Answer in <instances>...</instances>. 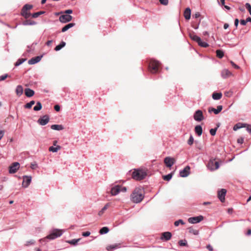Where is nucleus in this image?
<instances>
[{"instance_id": "nucleus-1", "label": "nucleus", "mask_w": 251, "mask_h": 251, "mask_svg": "<svg viewBox=\"0 0 251 251\" xmlns=\"http://www.w3.org/2000/svg\"><path fill=\"white\" fill-rule=\"evenodd\" d=\"M144 198V192L141 187H136L130 195V200L134 203H138Z\"/></svg>"}, {"instance_id": "nucleus-2", "label": "nucleus", "mask_w": 251, "mask_h": 251, "mask_svg": "<svg viewBox=\"0 0 251 251\" xmlns=\"http://www.w3.org/2000/svg\"><path fill=\"white\" fill-rule=\"evenodd\" d=\"M147 175V172L145 170L135 169L132 173V177L136 180H141L144 179Z\"/></svg>"}, {"instance_id": "nucleus-3", "label": "nucleus", "mask_w": 251, "mask_h": 251, "mask_svg": "<svg viewBox=\"0 0 251 251\" xmlns=\"http://www.w3.org/2000/svg\"><path fill=\"white\" fill-rule=\"evenodd\" d=\"M160 63L157 60L151 59L149 63V70L152 74H155L158 72Z\"/></svg>"}, {"instance_id": "nucleus-4", "label": "nucleus", "mask_w": 251, "mask_h": 251, "mask_svg": "<svg viewBox=\"0 0 251 251\" xmlns=\"http://www.w3.org/2000/svg\"><path fill=\"white\" fill-rule=\"evenodd\" d=\"M189 36L191 39L196 41L200 46L204 48L208 47L209 45L207 43L202 41L200 37L195 35L194 33H190Z\"/></svg>"}, {"instance_id": "nucleus-5", "label": "nucleus", "mask_w": 251, "mask_h": 251, "mask_svg": "<svg viewBox=\"0 0 251 251\" xmlns=\"http://www.w3.org/2000/svg\"><path fill=\"white\" fill-rule=\"evenodd\" d=\"M206 166L211 171H213L219 168V164L215 159L212 158L209 160Z\"/></svg>"}, {"instance_id": "nucleus-6", "label": "nucleus", "mask_w": 251, "mask_h": 251, "mask_svg": "<svg viewBox=\"0 0 251 251\" xmlns=\"http://www.w3.org/2000/svg\"><path fill=\"white\" fill-rule=\"evenodd\" d=\"M62 234V230L56 229H54L47 238L51 240L60 237Z\"/></svg>"}, {"instance_id": "nucleus-7", "label": "nucleus", "mask_w": 251, "mask_h": 251, "mask_svg": "<svg viewBox=\"0 0 251 251\" xmlns=\"http://www.w3.org/2000/svg\"><path fill=\"white\" fill-rule=\"evenodd\" d=\"M194 119L197 122H201L204 120L202 111L201 110H197L194 114Z\"/></svg>"}, {"instance_id": "nucleus-8", "label": "nucleus", "mask_w": 251, "mask_h": 251, "mask_svg": "<svg viewBox=\"0 0 251 251\" xmlns=\"http://www.w3.org/2000/svg\"><path fill=\"white\" fill-rule=\"evenodd\" d=\"M203 219L202 216H199L197 217H190L188 218V221L191 224H196L200 222Z\"/></svg>"}, {"instance_id": "nucleus-9", "label": "nucleus", "mask_w": 251, "mask_h": 251, "mask_svg": "<svg viewBox=\"0 0 251 251\" xmlns=\"http://www.w3.org/2000/svg\"><path fill=\"white\" fill-rule=\"evenodd\" d=\"M72 20V16L68 14L62 15L59 17L60 22L63 23H66L70 22Z\"/></svg>"}, {"instance_id": "nucleus-10", "label": "nucleus", "mask_w": 251, "mask_h": 251, "mask_svg": "<svg viewBox=\"0 0 251 251\" xmlns=\"http://www.w3.org/2000/svg\"><path fill=\"white\" fill-rule=\"evenodd\" d=\"M226 193V190L225 189H222L218 191V197L222 202L225 201Z\"/></svg>"}, {"instance_id": "nucleus-11", "label": "nucleus", "mask_w": 251, "mask_h": 251, "mask_svg": "<svg viewBox=\"0 0 251 251\" xmlns=\"http://www.w3.org/2000/svg\"><path fill=\"white\" fill-rule=\"evenodd\" d=\"M49 122V117L46 115L40 118L38 120V123L44 126L47 124Z\"/></svg>"}, {"instance_id": "nucleus-12", "label": "nucleus", "mask_w": 251, "mask_h": 251, "mask_svg": "<svg viewBox=\"0 0 251 251\" xmlns=\"http://www.w3.org/2000/svg\"><path fill=\"white\" fill-rule=\"evenodd\" d=\"M175 159L174 158L167 157L164 159V163L167 167L170 168L175 163Z\"/></svg>"}, {"instance_id": "nucleus-13", "label": "nucleus", "mask_w": 251, "mask_h": 251, "mask_svg": "<svg viewBox=\"0 0 251 251\" xmlns=\"http://www.w3.org/2000/svg\"><path fill=\"white\" fill-rule=\"evenodd\" d=\"M20 167V164L18 162L13 163L11 166L9 167V173L11 174L15 173L18 170Z\"/></svg>"}, {"instance_id": "nucleus-14", "label": "nucleus", "mask_w": 251, "mask_h": 251, "mask_svg": "<svg viewBox=\"0 0 251 251\" xmlns=\"http://www.w3.org/2000/svg\"><path fill=\"white\" fill-rule=\"evenodd\" d=\"M31 181V177L25 176L23 177V186L25 187H27Z\"/></svg>"}, {"instance_id": "nucleus-15", "label": "nucleus", "mask_w": 251, "mask_h": 251, "mask_svg": "<svg viewBox=\"0 0 251 251\" xmlns=\"http://www.w3.org/2000/svg\"><path fill=\"white\" fill-rule=\"evenodd\" d=\"M190 167L189 166L185 167L184 169L180 172V176L181 177H186L190 174Z\"/></svg>"}, {"instance_id": "nucleus-16", "label": "nucleus", "mask_w": 251, "mask_h": 251, "mask_svg": "<svg viewBox=\"0 0 251 251\" xmlns=\"http://www.w3.org/2000/svg\"><path fill=\"white\" fill-rule=\"evenodd\" d=\"M223 109V106L222 105H218L217 107V109H215L213 107H209L208 109V112L209 113H211V112H213L215 114H219Z\"/></svg>"}, {"instance_id": "nucleus-17", "label": "nucleus", "mask_w": 251, "mask_h": 251, "mask_svg": "<svg viewBox=\"0 0 251 251\" xmlns=\"http://www.w3.org/2000/svg\"><path fill=\"white\" fill-rule=\"evenodd\" d=\"M120 185H116L111 188V194L112 196L117 195L120 192Z\"/></svg>"}, {"instance_id": "nucleus-18", "label": "nucleus", "mask_w": 251, "mask_h": 251, "mask_svg": "<svg viewBox=\"0 0 251 251\" xmlns=\"http://www.w3.org/2000/svg\"><path fill=\"white\" fill-rule=\"evenodd\" d=\"M172 233L170 232H164L162 233L161 239H164L166 241H168L171 238Z\"/></svg>"}, {"instance_id": "nucleus-19", "label": "nucleus", "mask_w": 251, "mask_h": 251, "mask_svg": "<svg viewBox=\"0 0 251 251\" xmlns=\"http://www.w3.org/2000/svg\"><path fill=\"white\" fill-rule=\"evenodd\" d=\"M42 56H37L35 57H33L30 60H28V64H34L36 63H38L39 62L41 59Z\"/></svg>"}, {"instance_id": "nucleus-20", "label": "nucleus", "mask_w": 251, "mask_h": 251, "mask_svg": "<svg viewBox=\"0 0 251 251\" xmlns=\"http://www.w3.org/2000/svg\"><path fill=\"white\" fill-rule=\"evenodd\" d=\"M195 132L198 136H201L202 133V128L201 126L197 125L195 127Z\"/></svg>"}, {"instance_id": "nucleus-21", "label": "nucleus", "mask_w": 251, "mask_h": 251, "mask_svg": "<svg viewBox=\"0 0 251 251\" xmlns=\"http://www.w3.org/2000/svg\"><path fill=\"white\" fill-rule=\"evenodd\" d=\"M25 93L26 97H31L34 95V91L29 88H26L25 90Z\"/></svg>"}, {"instance_id": "nucleus-22", "label": "nucleus", "mask_w": 251, "mask_h": 251, "mask_svg": "<svg viewBox=\"0 0 251 251\" xmlns=\"http://www.w3.org/2000/svg\"><path fill=\"white\" fill-rule=\"evenodd\" d=\"M184 16L186 20H189L191 17V9L189 8L185 9L184 12Z\"/></svg>"}, {"instance_id": "nucleus-23", "label": "nucleus", "mask_w": 251, "mask_h": 251, "mask_svg": "<svg viewBox=\"0 0 251 251\" xmlns=\"http://www.w3.org/2000/svg\"><path fill=\"white\" fill-rule=\"evenodd\" d=\"M246 126V124L238 123L234 125L233 129L234 131H236L239 128H241L242 127H245Z\"/></svg>"}, {"instance_id": "nucleus-24", "label": "nucleus", "mask_w": 251, "mask_h": 251, "mask_svg": "<svg viewBox=\"0 0 251 251\" xmlns=\"http://www.w3.org/2000/svg\"><path fill=\"white\" fill-rule=\"evenodd\" d=\"M51 128L53 130H61L64 129V127L61 125H52Z\"/></svg>"}, {"instance_id": "nucleus-25", "label": "nucleus", "mask_w": 251, "mask_h": 251, "mask_svg": "<svg viewBox=\"0 0 251 251\" xmlns=\"http://www.w3.org/2000/svg\"><path fill=\"white\" fill-rule=\"evenodd\" d=\"M75 25V23H70L64 26L61 29V31L64 32L68 30L70 28L73 27Z\"/></svg>"}, {"instance_id": "nucleus-26", "label": "nucleus", "mask_w": 251, "mask_h": 251, "mask_svg": "<svg viewBox=\"0 0 251 251\" xmlns=\"http://www.w3.org/2000/svg\"><path fill=\"white\" fill-rule=\"evenodd\" d=\"M16 93L19 96L22 95L23 93V88L21 85L17 86L16 89Z\"/></svg>"}, {"instance_id": "nucleus-27", "label": "nucleus", "mask_w": 251, "mask_h": 251, "mask_svg": "<svg viewBox=\"0 0 251 251\" xmlns=\"http://www.w3.org/2000/svg\"><path fill=\"white\" fill-rule=\"evenodd\" d=\"M222 94L221 93L214 92L212 94V98L215 100H219L221 99Z\"/></svg>"}, {"instance_id": "nucleus-28", "label": "nucleus", "mask_w": 251, "mask_h": 251, "mask_svg": "<svg viewBox=\"0 0 251 251\" xmlns=\"http://www.w3.org/2000/svg\"><path fill=\"white\" fill-rule=\"evenodd\" d=\"M110 203H106L104 206L101 209V210H100L98 213V215L99 216H101L102 214L104 213L105 211L110 206Z\"/></svg>"}, {"instance_id": "nucleus-29", "label": "nucleus", "mask_w": 251, "mask_h": 251, "mask_svg": "<svg viewBox=\"0 0 251 251\" xmlns=\"http://www.w3.org/2000/svg\"><path fill=\"white\" fill-rule=\"evenodd\" d=\"M21 15L24 17L25 18L27 19L30 16V12H28V11L25 10V9H22Z\"/></svg>"}, {"instance_id": "nucleus-30", "label": "nucleus", "mask_w": 251, "mask_h": 251, "mask_svg": "<svg viewBox=\"0 0 251 251\" xmlns=\"http://www.w3.org/2000/svg\"><path fill=\"white\" fill-rule=\"evenodd\" d=\"M60 149H61V147L60 146H57L56 147H53L52 146L50 147L49 148V150L50 151H52L53 152H56Z\"/></svg>"}, {"instance_id": "nucleus-31", "label": "nucleus", "mask_w": 251, "mask_h": 251, "mask_svg": "<svg viewBox=\"0 0 251 251\" xmlns=\"http://www.w3.org/2000/svg\"><path fill=\"white\" fill-rule=\"evenodd\" d=\"M65 45H66L65 42H64V41H62L59 45H57L55 48L54 50H56V51H58L60 50H61L62 48L65 47Z\"/></svg>"}, {"instance_id": "nucleus-32", "label": "nucleus", "mask_w": 251, "mask_h": 251, "mask_svg": "<svg viewBox=\"0 0 251 251\" xmlns=\"http://www.w3.org/2000/svg\"><path fill=\"white\" fill-rule=\"evenodd\" d=\"M35 24L36 22L31 21L30 20H26L23 23V25H33Z\"/></svg>"}, {"instance_id": "nucleus-33", "label": "nucleus", "mask_w": 251, "mask_h": 251, "mask_svg": "<svg viewBox=\"0 0 251 251\" xmlns=\"http://www.w3.org/2000/svg\"><path fill=\"white\" fill-rule=\"evenodd\" d=\"M81 240V238L77 239H74L71 240L67 241V242L72 245H75Z\"/></svg>"}, {"instance_id": "nucleus-34", "label": "nucleus", "mask_w": 251, "mask_h": 251, "mask_svg": "<svg viewBox=\"0 0 251 251\" xmlns=\"http://www.w3.org/2000/svg\"><path fill=\"white\" fill-rule=\"evenodd\" d=\"M217 56L219 58H222L224 56V52L220 50H218L216 51Z\"/></svg>"}, {"instance_id": "nucleus-35", "label": "nucleus", "mask_w": 251, "mask_h": 251, "mask_svg": "<svg viewBox=\"0 0 251 251\" xmlns=\"http://www.w3.org/2000/svg\"><path fill=\"white\" fill-rule=\"evenodd\" d=\"M189 232L194 235H197L199 234V231L198 229L190 227L189 228Z\"/></svg>"}, {"instance_id": "nucleus-36", "label": "nucleus", "mask_w": 251, "mask_h": 251, "mask_svg": "<svg viewBox=\"0 0 251 251\" xmlns=\"http://www.w3.org/2000/svg\"><path fill=\"white\" fill-rule=\"evenodd\" d=\"M109 231V228L107 227L104 226L102 227L100 230V233L101 234H105L108 232Z\"/></svg>"}, {"instance_id": "nucleus-37", "label": "nucleus", "mask_w": 251, "mask_h": 251, "mask_svg": "<svg viewBox=\"0 0 251 251\" xmlns=\"http://www.w3.org/2000/svg\"><path fill=\"white\" fill-rule=\"evenodd\" d=\"M42 106L40 102L38 101L36 103V105L33 108L34 111H39L42 109Z\"/></svg>"}, {"instance_id": "nucleus-38", "label": "nucleus", "mask_w": 251, "mask_h": 251, "mask_svg": "<svg viewBox=\"0 0 251 251\" xmlns=\"http://www.w3.org/2000/svg\"><path fill=\"white\" fill-rule=\"evenodd\" d=\"M35 104V101L31 100L29 102L27 103L25 105V108L30 109L31 108L32 106Z\"/></svg>"}, {"instance_id": "nucleus-39", "label": "nucleus", "mask_w": 251, "mask_h": 251, "mask_svg": "<svg viewBox=\"0 0 251 251\" xmlns=\"http://www.w3.org/2000/svg\"><path fill=\"white\" fill-rule=\"evenodd\" d=\"M172 176H173V174L172 173H171V174H169L166 176H163V178L164 180H166V181H169L171 178L172 177Z\"/></svg>"}, {"instance_id": "nucleus-40", "label": "nucleus", "mask_w": 251, "mask_h": 251, "mask_svg": "<svg viewBox=\"0 0 251 251\" xmlns=\"http://www.w3.org/2000/svg\"><path fill=\"white\" fill-rule=\"evenodd\" d=\"M231 73L227 70H225L222 72V75L224 77H227L229 76Z\"/></svg>"}, {"instance_id": "nucleus-41", "label": "nucleus", "mask_w": 251, "mask_h": 251, "mask_svg": "<svg viewBox=\"0 0 251 251\" xmlns=\"http://www.w3.org/2000/svg\"><path fill=\"white\" fill-rule=\"evenodd\" d=\"M33 6L32 5L26 4L23 7V9H25V10L28 11L31 9H32Z\"/></svg>"}, {"instance_id": "nucleus-42", "label": "nucleus", "mask_w": 251, "mask_h": 251, "mask_svg": "<svg viewBox=\"0 0 251 251\" xmlns=\"http://www.w3.org/2000/svg\"><path fill=\"white\" fill-rule=\"evenodd\" d=\"M25 61V59H23V58H22V59H19L18 60V61L15 63V66H18L20 65H21V64H22L24 61Z\"/></svg>"}, {"instance_id": "nucleus-43", "label": "nucleus", "mask_w": 251, "mask_h": 251, "mask_svg": "<svg viewBox=\"0 0 251 251\" xmlns=\"http://www.w3.org/2000/svg\"><path fill=\"white\" fill-rule=\"evenodd\" d=\"M193 143H194V138L192 136V135H191L189 137V139H188V140L187 141V143L188 145L191 146L192 145H193Z\"/></svg>"}, {"instance_id": "nucleus-44", "label": "nucleus", "mask_w": 251, "mask_h": 251, "mask_svg": "<svg viewBox=\"0 0 251 251\" xmlns=\"http://www.w3.org/2000/svg\"><path fill=\"white\" fill-rule=\"evenodd\" d=\"M179 224L184 225V223L183 222V220L180 219L178 220V221H176L174 223V225L175 226H177L179 225Z\"/></svg>"}, {"instance_id": "nucleus-45", "label": "nucleus", "mask_w": 251, "mask_h": 251, "mask_svg": "<svg viewBox=\"0 0 251 251\" xmlns=\"http://www.w3.org/2000/svg\"><path fill=\"white\" fill-rule=\"evenodd\" d=\"M117 246L116 245H109L106 247L107 250H114L117 248Z\"/></svg>"}, {"instance_id": "nucleus-46", "label": "nucleus", "mask_w": 251, "mask_h": 251, "mask_svg": "<svg viewBox=\"0 0 251 251\" xmlns=\"http://www.w3.org/2000/svg\"><path fill=\"white\" fill-rule=\"evenodd\" d=\"M246 8L249 11L250 15H251V5L249 3H246L245 4Z\"/></svg>"}, {"instance_id": "nucleus-47", "label": "nucleus", "mask_w": 251, "mask_h": 251, "mask_svg": "<svg viewBox=\"0 0 251 251\" xmlns=\"http://www.w3.org/2000/svg\"><path fill=\"white\" fill-rule=\"evenodd\" d=\"M217 128H212L210 130V133L211 135L214 136L216 134Z\"/></svg>"}, {"instance_id": "nucleus-48", "label": "nucleus", "mask_w": 251, "mask_h": 251, "mask_svg": "<svg viewBox=\"0 0 251 251\" xmlns=\"http://www.w3.org/2000/svg\"><path fill=\"white\" fill-rule=\"evenodd\" d=\"M160 2L164 5H167L168 4V0H159Z\"/></svg>"}, {"instance_id": "nucleus-49", "label": "nucleus", "mask_w": 251, "mask_h": 251, "mask_svg": "<svg viewBox=\"0 0 251 251\" xmlns=\"http://www.w3.org/2000/svg\"><path fill=\"white\" fill-rule=\"evenodd\" d=\"M35 243V241L33 240H31L29 241H27L26 242L25 245L26 246H29L30 245H33Z\"/></svg>"}, {"instance_id": "nucleus-50", "label": "nucleus", "mask_w": 251, "mask_h": 251, "mask_svg": "<svg viewBox=\"0 0 251 251\" xmlns=\"http://www.w3.org/2000/svg\"><path fill=\"white\" fill-rule=\"evenodd\" d=\"M7 77L8 75L7 74L0 76V81H3L5 80Z\"/></svg>"}, {"instance_id": "nucleus-51", "label": "nucleus", "mask_w": 251, "mask_h": 251, "mask_svg": "<svg viewBox=\"0 0 251 251\" xmlns=\"http://www.w3.org/2000/svg\"><path fill=\"white\" fill-rule=\"evenodd\" d=\"M90 234H91L90 232L86 231V232H82V235L84 237H87V236H89L90 235Z\"/></svg>"}, {"instance_id": "nucleus-52", "label": "nucleus", "mask_w": 251, "mask_h": 251, "mask_svg": "<svg viewBox=\"0 0 251 251\" xmlns=\"http://www.w3.org/2000/svg\"><path fill=\"white\" fill-rule=\"evenodd\" d=\"M40 16V14H39V12H36L32 14V17L34 18H37Z\"/></svg>"}, {"instance_id": "nucleus-53", "label": "nucleus", "mask_w": 251, "mask_h": 251, "mask_svg": "<svg viewBox=\"0 0 251 251\" xmlns=\"http://www.w3.org/2000/svg\"><path fill=\"white\" fill-rule=\"evenodd\" d=\"M31 168L32 169H35L37 168V164L36 163L31 164Z\"/></svg>"}, {"instance_id": "nucleus-54", "label": "nucleus", "mask_w": 251, "mask_h": 251, "mask_svg": "<svg viewBox=\"0 0 251 251\" xmlns=\"http://www.w3.org/2000/svg\"><path fill=\"white\" fill-rule=\"evenodd\" d=\"M179 245L181 246H185L187 244L186 243L183 242L182 240H180L178 242Z\"/></svg>"}, {"instance_id": "nucleus-55", "label": "nucleus", "mask_w": 251, "mask_h": 251, "mask_svg": "<svg viewBox=\"0 0 251 251\" xmlns=\"http://www.w3.org/2000/svg\"><path fill=\"white\" fill-rule=\"evenodd\" d=\"M230 63L232 65V66L235 69H239V67L238 65H236L233 61H230Z\"/></svg>"}, {"instance_id": "nucleus-56", "label": "nucleus", "mask_w": 251, "mask_h": 251, "mask_svg": "<svg viewBox=\"0 0 251 251\" xmlns=\"http://www.w3.org/2000/svg\"><path fill=\"white\" fill-rule=\"evenodd\" d=\"M237 142L240 144H243L244 142V138H240L237 139Z\"/></svg>"}, {"instance_id": "nucleus-57", "label": "nucleus", "mask_w": 251, "mask_h": 251, "mask_svg": "<svg viewBox=\"0 0 251 251\" xmlns=\"http://www.w3.org/2000/svg\"><path fill=\"white\" fill-rule=\"evenodd\" d=\"M247 130L248 131H249L250 133H251V126L249 125L246 124Z\"/></svg>"}, {"instance_id": "nucleus-58", "label": "nucleus", "mask_w": 251, "mask_h": 251, "mask_svg": "<svg viewBox=\"0 0 251 251\" xmlns=\"http://www.w3.org/2000/svg\"><path fill=\"white\" fill-rule=\"evenodd\" d=\"M54 109L56 111H59L60 109V106L59 105H55L54 107Z\"/></svg>"}, {"instance_id": "nucleus-59", "label": "nucleus", "mask_w": 251, "mask_h": 251, "mask_svg": "<svg viewBox=\"0 0 251 251\" xmlns=\"http://www.w3.org/2000/svg\"><path fill=\"white\" fill-rule=\"evenodd\" d=\"M247 23V22L246 20H241L240 21V24H241L242 25H246Z\"/></svg>"}, {"instance_id": "nucleus-60", "label": "nucleus", "mask_w": 251, "mask_h": 251, "mask_svg": "<svg viewBox=\"0 0 251 251\" xmlns=\"http://www.w3.org/2000/svg\"><path fill=\"white\" fill-rule=\"evenodd\" d=\"M72 12H73V11L71 9H68V10H66L64 12V13H65L66 14L69 15L70 14L72 13Z\"/></svg>"}, {"instance_id": "nucleus-61", "label": "nucleus", "mask_w": 251, "mask_h": 251, "mask_svg": "<svg viewBox=\"0 0 251 251\" xmlns=\"http://www.w3.org/2000/svg\"><path fill=\"white\" fill-rule=\"evenodd\" d=\"M200 15H201L199 12H197L193 15V17H195V18H198L200 17Z\"/></svg>"}, {"instance_id": "nucleus-62", "label": "nucleus", "mask_w": 251, "mask_h": 251, "mask_svg": "<svg viewBox=\"0 0 251 251\" xmlns=\"http://www.w3.org/2000/svg\"><path fill=\"white\" fill-rule=\"evenodd\" d=\"M120 191L122 192H126V187H123L121 186L120 188Z\"/></svg>"}, {"instance_id": "nucleus-63", "label": "nucleus", "mask_w": 251, "mask_h": 251, "mask_svg": "<svg viewBox=\"0 0 251 251\" xmlns=\"http://www.w3.org/2000/svg\"><path fill=\"white\" fill-rule=\"evenodd\" d=\"M4 131L3 130H0V140L4 135Z\"/></svg>"}, {"instance_id": "nucleus-64", "label": "nucleus", "mask_w": 251, "mask_h": 251, "mask_svg": "<svg viewBox=\"0 0 251 251\" xmlns=\"http://www.w3.org/2000/svg\"><path fill=\"white\" fill-rule=\"evenodd\" d=\"M206 248L209 250V251H213V248L210 245H208L206 246Z\"/></svg>"}]
</instances>
